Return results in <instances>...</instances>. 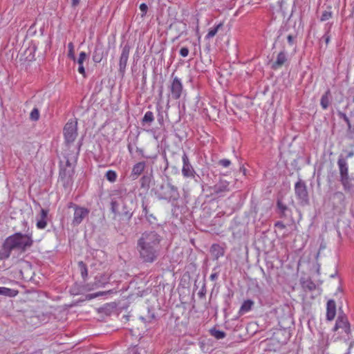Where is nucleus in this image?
Here are the masks:
<instances>
[{"instance_id": "60", "label": "nucleus", "mask_w": 354, "mask_h": 354, "mask_svg": "<svg viewBox=\"0 0 354 354\" xmlns=\"http://www.w3.org/2000/svg\"><path fill=\"white\" fill-rule=\"evenodd\" d=\"M159 95H160V96H162V88H161V89H160Z\"/></svg>"}, {"instance_id": "18", "label": "nucleus", "mask_w": 354, "mask_h": 354, "mask_svg": "<svg viewBox=\"0 0 354 354\" xmlns=\"http://www.w3.org/2000/svg\"><path fill=\"white\" fill-rule=\"evenodd\" d=\"M174 27L178 33L177 36L173 39V41L178 39L182 35H187V24L183 21H178L170 26V28Z\"/></svg>"}, {"instance_id": "43", "label": "nucleus", "mask_w": 354, "mask_h": 354, "mask_svg": "<svg viewBox=\"0 0 354 354\" xmlns=\"http://www.w3.org/2000/svg\"><path fill=\"white\" fill-rule=\"evenodd\" d=\"M140 10L142 12L141 17H144L148 10V6L145 3H142L140 5Z\"/></svg>"}, {"instance_id": "20", "label": "nucleus", "mask_w": 354, "mask_h": 354, "mask_svg": "<svg viewBox=\"0 0 354 354\" xmlns=\"http://www.w3.org/2000/svg\"><path fill=\"white\" fill-rule=\"evenodd\" d=\"M336 315V304L334 299H329L326 304V319L332 321Z\"/></svg>"}, {"instance_id": "10", "label": "nucleus", "mask_w": 354, "mask_h": 354, "mask_svg": "<svg viewBox=\"0 0 354 354\" xmlns=\"http://www.w3.org/2000/svg\"><path fill=\"white\" fill-rule=\"evenodd\" d=\"M174 73L171 74V82L169 87L170 95L173 100H178L183 93V86L181 80L176 76H174Z\"/></svg>"}, {"instance_id": "5", "label": "nucleus", "mask_w": 354, "mask_h": 354, "mask_svg": "<svg viewBox=\"0 0 354 354\" xmlns=\"http://www.w3.org/2000/svg\"><path fill=\"white\" fill-rule=\"evenodd\" d=\"M66 159L65 165H59V180L64 188H68L73 184L75 165L70 161L68 157H66Z\"/></svg>"}, {"instance_id": "48", "label": "nucleus", "mask_w": 354, "mask_h": 354, "mask_svg": "<svg viewBox=\"0 0 354 354\" xmlns=\"http://www.w3.org/2000/svg\"><path fill=\"white\" fill-rule=\"evenodd\" d=\"M274 227H277V228H279V229H280V230H283V229H285V228H286V225H285V224H284L282 221H277V222L274 223Z\"/></svg>"}, {"instance_id": "3", "label": "nucleus", "mask_w": 354, "mask_h": 354, "mask_svg": "<svg viewBox=\"0 0 354 354\" xmlns=\"http://www.w3.org/2000/svg\"><path fill=\"white\" fill-rule=\"evenodd\" d=\"M31 234L16 232L8 236L3 241L0 249V259H8L12 250L24 252L33 245Z\"/></svg>"}, {"instance_id": "62", "label": "nucleus", "mask_w": 354, "mask_h": 354, "mask_svg": "<svg viewBox=\"0 0 354 354\" xmlns=\"http://www.w3.org/2000/svg\"><path fill=\"white\" fill-rule=\"evenodd\" d=\"M342 99H343V97H342L341 99L339 100V102H341Z\"/></svg>"}, {"instance_id": "63", "label": "nucleus", "mask_w": 354, "mask_h": 354, "mask_svg": "<svg viewBox=\"0 0 354 354\" xmlns=\"http://www.w3.org/2000/svg\"><path fill=\"white\" fill-rule=\"evenodd\" d=\"M335 274H332L330 277H335Z\"/></svg>"}, {"instance_id": "58", "label": "nucleus", "mask_w": 354, "mask_h": 354, "mask_svg": "<svg viewBox=\"0 0 354 354\" xmlns=\"http://www.w3.org/2000/svg\"><path fill=\"white\" fill-rule=\"evenodd\" d=\"M127 149H128V151H129V153L132 154V153H133V147H132V145L131 143H129L127 145Z\"/></svg>"}, {"instance_id": "39", "label": "nucleus", "mask_w": 354, "mask_h": 354, "mask_svg": "<svg viewBox=\"0 0 354 354\" xmlns=\"http://www.w3.org/2000/svg\"><path fill=\"white\" fill-rule=\"evenodd\" d=\"M117 174L113 170H109L106 171L105 174V178L107 180H109L111 183H114L117 180Z\"/></svg>"}, {"instance_id": "30", "label": "nucleus", "mask_w": 354, "mask_h": 354, "mask_svg": "<svg viewBox=\"0 0 354 354\" xmlns=\"http://www.w3.org/2000/svg\"><path fill=\"white\" fill-rule=\"evenodd\" d=\"M116 306L114 303L106 304L100 307L98 310L99 313H103L105 315H110L115 309Z\"/></svg>"}, {"instance_id": "4", "label": "nucleus", "mask_w": 354, "mask_h": 354, "mask_svg": "<svg viewBox=\"0 0 354 354\" xmlns=\"http://www.w3.org/2000/svg\"><path fill=\"white\" fill-rule=\"evenodd\" d=\"M155 194L159 200H165L168 202L177 201L180 198L178 187L172 185L169 180L164 181L158 185L155 190Z\"/></svg>"}, {"instance_id": "33", "label": "nucleus", "mask_w": 354, "mask_h": 354, "mask_svg": "<svg viewBox=\"0 0 354 354\" xmlns=\"http://www.w3.org/2000/svg\"><path fill=\"white\" fill-rule=\"evenodd\" d=\"M211 252L215 259H218L224 255V249L218 244H213L211 247Z\"/></svg>"}, {"instance_id": "52", "label": "nucleus", "mask_w": 354, "mask_h": 354, "mask_svg": "<svg viewBox=\"0 0 354 354\" xmlns=\"http://www.w3.org/2000/svg\"><path fill=\"white\" fill-rule=\"evenodd\" d=\"M129 354H140L138 351V348L133 347L129 350Z\"/></svg>"}, {"instance_id": "55", "label": "nucleus", "mask_w": 354, "mask_h": 354, "mask_svg": "<svg viewBox=\"0 0 354 354\" xmlns=\"http://www.w3.org/2000/svg\"><path fill=\"white\" fill-rule=\"evenodd\" d=\"M158 121L160 125L163 124L164 120H163V115L162 114H158Z\"/></svg>"}, {"instance_id": "9", "label": "nucleus", "mask_w": 354, "mask_h": 354, "mask_svg": "<svg viewBox=\"0 0 354 354\" xmlns=\"http://www.w3.org/2000/svg\"><path fill=\"white\" fill-rule=\"evenodd\" d=\"M121 48V54L119 59V73L123 76L125 73L126 67L127 65V62L129 57L130 50L131 46L130 44L127 41L125 44H122L120 46Z\"/></svg>"}, {"instance_id": "56", "label": "nucleus", "mask_w": 354, "mask_h": 354, "mask_svg": "<svg viewBox=\"0 0 354 354\" xmlns=\"http://www.w3.org/2000/svg\"><path fill=\"white\" fill-rule=\"evenodd\" d=\"M148 318L149 319V321L152 320V319H154L156 318L155 317V315L153 313H151V310L149 309V311H148Z\"/></svg>"}, {"instance_id": "17", "label": "nucleus", "mask_w": 354, "mask_h": 354, "mask_svg": "<svg viewBox=\"0 0 354 354\" xmlns=\"http://www.w3.org/2000/svg\"><path fill=\"white\" fill-rule=\"evenodd\" d=\"M339 181L343 189L348 194L354 193V177L350 175L339 177Z\"/></svg>"}, {"instance_id": "36", "label": "nucleus", "mask_w": 354, "mask_h": 354, "mask_svg": "<svg viewBox=\"0 0 354 354\" xmlns=\"http://www.w3.org/2000/svg\"><path fill=\"white\" fill-rule=\"evenodd\" d=\"M209 333L216 339H221L225 337L226 333L222 330H217L215 327L209 330Z\"/></svg>"}, {"instance_id": "21", "label": "nucleus", "mask_w": 354, "mask_h": 354, "mask_svg": "<svg viewBox=\"0 0 354 354\" xmlns=\"http://www.w3.org/2000/svg\"><path fill=\"white\" fill-rule=\"evenodd\" d=\"M337 163L339 168V177L349 175L348 165L346 158H344L342 155L339 156Z\"/></svg>"}, {"instance_id": "45", "label": "nucleus", "mask_w": 354, "mask_h": 354, "mask_svg": "<svg viewBox=\"0 0 354 354\" xmlns=\"http://www.w3.org/2000/svg\"><path fill=\"white\" fill-rule=\"evenodd\" d=\"M206 292H207L206 285H205V283H204L203 285L202 286L200 291L198 292V295L200 298H203L205 296Z\"/></svg>"}, {"instance_id": "14", "label": "nucleus", "mask_w": 354, "mask_h": 354, "mask_svg": "<svg viewBox=\"0 0 354 354\" xmlns=\"http://www.w3.org/2000/svg\"><path fill=\"white\" fill-rule=\"evenodd\" d=\"M230 183L225 180L220 179L211 189L213 190V194L223 196L225 193L230 192Z\"/></svg>"}, {"instance_id": "42", "label": "nucleus", "mask_w": 354, "mask_h": 354, "mask_svg": "<svg viewBox=\"0 0 354 354\" xmlns=\"http://www.w3.org/2000/svg\"><path fill=\"white\" fill-rule=\"evenodd\" d=\"M68 57L71 59L75 61L76 58H75V53H74V45L72 42H70L68 44Z\"/></svg>"}, {"instance_id": "64", "label": "nucleus", "mask_w": 354, "mask_h": 354, "mask_svg": "<svg viewBox=\"0 0 354 354\" xmlns=\"http://www.w3.org/2000/svg\"><path fill=\"white\" fill-rule=\"evenodd\" d=\"M353 102H354V97H353Z\"/></svg>"}, {"instance_id": "8", "label": "nucleus", "mask_w": 354, "mask_h": 354, "mask_svg": "<svg viewBox=\"0 0 354 354\" xmlns=\"http://www.w3.org/2000/svg\"><path fill=\"white\" fill-rule=\"evenodd\" d=\"M337 113L339 118L342 119L347 125L346 138L354 142V110L350 112L349 115L341 111H337Z\"/></svg>"}, {"instance_id": "2", "label": "nucleus", "mask_w": 354, "mask_h": 354, "mask_svg": "<svg viewBox=\"0 0 354 354\" xmlns=\"http://www.w3.org/2000/svg\"><path fill=\"white\" fill-rule=\"evenodd\" d=\"M111 211L115 216L129 221L136 207L135 197L127 192L126 189L114 190L111 194Z\"/></svg>"}, {"instance_id": "22", "label": "nucleus", "mask_w": 354, "mask_h": 354, "mask_svg": "<svg viewBox=\"0 0 354 354\" xmlns=\"http://www.w3.org/2000/svg\"><path fill=\"white\" fill-rule=\"evenodd\" d=\"M104 57V50L102 45L98 44L95 46L93 53V61L98 64L100 63L103 57Z\"/></svg>"}, {"instance_id": "59", "label": "nucleus", "mask_w": 354, "mask_h": 354, "mask_svg": "<svg viewBox=\"0 0 354 354\" xmlns=\"http://www.w3.org/2000/svg\"><path fill=\"white\" fill-rule=\"evenodd\" d=\"M353 156H354V151H349V152L348 153V154H347V156H346V157L345 158H346V160L347 158H351V157H353Z\"/></svg>"}, {"instance_id": "40", "label": "nucleus", "mask_w": 354, "mask_h": 354, "mask_svg": "<svg viewBox=\"0 0 354 354\" xmlns=\"http://www.w3.org/2000/svg\"><path fill=\"white\" fill-rule=\"evenodd\" d=\"M40 117L39 111L37 107H34L30 113V120L34 122L39 120Z\"/></svg>"}, {"instance_id": "57", "label": "nucleus", "mask_w": 354, "mask_h": 354, "mask_svg": "<svg viewBox=\"0 0 354 354\" xmlns=\"http://www.w3.org/2000/svg\"><path fill=\"white\" fill-rule=\"evenodd\" d=\"M82 145V142L80 141L78 142L77 151V154H76V157H75V161L77 160V156L79 155V152H80V147H81Z\"/></svg>"}, {"instance_id": "37", "label": "nucleus", "mask_w": 354, "mask_h": 354, "mask_svg": "<svg viewBox=\"0 0 354 354\" xmlns=\"http://www.w3.org/2000/svg\"><path fill=\"white\" fill-rule=\"evenodd\" d=\"M222 27H223V24L219 23L218 25H216L214 28L209 29L208 33L205 36V39H209L214 37L216 35V34L218 32L219 29L221 28Z\"/></svg>"}, {"instance_id": "6", "label": "nucleus", "mask_w": 354, "mask_h": 354, "mask_svg": "<svg viewBox=\"0 0 354 354\" xmlns=\"http://www.w3.org/2000/svg\"><path fill=\"white\" fill-rule=\"evenodd\" d=\"M294 189L298 204L302 207L309 205L310 198L306 182L299 178L295 184Z\"/></svg>"}, {"instance_id": "11", "label": "nucleus", "mask_w": 354, "mask_h": 354, "mask_svg": "<svg viewBox=\"0 0 354 354\" xmlns=\"http://www.w3.org/2000/svg\"><path fill=\"white\" fill-rule=\"evenodd\" d=\"M342 328L347 335H351V326L347 316L344 313L339 314L336 319L333 331Z\"/></svg>"}, {"instance_id": "31", "label": "nucleus", "mask_w": 354, "mask_h": 354, "mask_svg": "<svg viewBox=\"0 0 354 354\" xmlns=\"http://www.w3.org/2000/svg\"><path fill=\"white\" fill-rule=\"evenodd\" d=\"M254 304V301L251 299L245 300L239 309V313L240 315H243L245 313L249 312L250 310H252Z\"/></svg>"}, {"instance_id": "27", "label": "nucleus", "mask_w": 354, "mask_h": 354, "mask_svg": "<svg viewBox=\"0 0 354 354\" xmlns=\"http://www.w3.org/2000/svg\"><path fill=\"white\" fill-rule=\"evenodd\" d=\"M48 210L41 209L40 212V218L37 220V227L38 229H44L47 225L46 217L48 215Z\"/></svg>"}, {"instance_id": "24", "label": "nucleus", "mask_w": 354, "mask_h": 354, "mask_svg": "<svg viewBox=\"0 0 354 354\" xmlns=\"http://www.w3.org/2000/svg\"><path fill=\"white\" fill-rule=\"evenodd\" d=\"M145 167L146 163L144 161L136 163L132 168L131 176L133 178H137L143 172Z\"/></svg>"}, {"instance_id": "13", "label": "nucleus", "mask_w": 354, "mask_h": 354, "mask_svg": "<svg viewBox=\"0 0 354 354\" xmlns=\"http://www.w3.org/2000/svg\"><path fill=\"white\" fill-rule=\"evenodd\" d=\"M71 205H73L75 209L72 224L75 226L78 225L82 222L85 217L88 216L89 209L86 207H80L72 203H71Z\"/></svg>"}, {"instance_id": "15", "label": "nucleus", "mask_w": 354, "mask_h": 354, "mask_svg": "<svg viewBox=\"0 0 354 354\" xmlns=\"http://www.w3.org/2000/svg\"><path fill=\"white\" fill-rule=\"evenodd\" d=\"M334 209L341 208L346 205V196L342 192H335L330 197Z\"/></svg>"}, {"instance_id": "25", "label": "nucleus", "mask_w": 354, "mask_h": 354, "mask_svg": "<svg viewBox=\"0 0 354 354\" xmlns=\"http://www.w3.org/2000/svg\"><path fill=\"white\" fill-rule=\"evenodd\" d=\"M110 276L107 274H99L95 277V286L97 288L104 286L109 283Z\"/></svg>"}, {"instance_id": "29", "label": "nucleus", "mask_w": 354, "mask_h": 354, "mask_svg": "<svg viewBox=\"0 0 354 354\" xmlns=\"http://www.w3.org/2000/svg\"><path fill=\"white\" fill-rule=\"evenodd\" d=\"M301 285L305 291H313L316 289V284L310 279H301Z\"/></svg>"}, {"instance_id": "19", "label": "nucleus", "mask_w": 354, "mask_h": 354, "mask_svg": "<svg viewBox=\"0 0 354 354\" xmlns=\"http://www.w3.org/2000/svg\"><path fill=\"white\" fill-rule=\"evenodd\" d=\"M288 62L287 54L284 50L279 52L277 56L276 61L272 63L271 68L277 70Z\"/></svg>"}, {"instance_id": "12", "label": "nucleus", "mask_w": 354, "mask_h": 354, "mask_svg": "<svg viewBox=\"0 0 354 354\" xmlns=\"http://www.w3.org/2000/svg\"><path fill=\"white\" fill-rule=\"evenodd\" d=\"M183 160V167H182V174L185 178H194L196 173L190 163L189 159L188 158L186 152H183L182 156Z\"/></svg>"}, {"instance_id": "38", "label": "nucleus", "mask_w": 354, "mask_h": 354, "mask_svg": "<svg viewBox=\"0 0 354 354\" xmlns=\"http://www.w3.org/2000/svg\"><path fill=\"white\" fill-rule=\"evenodd\" d=\"M78 268L80 269V271L82 278L85 280L88 276V270H87V266H86V263L82 261H79L78 262Z\"/></svg>"}, {"instance_id": "61", "label": "nucleus", "mask_w": 354, "mask_h": 354, "mask_svg": "<svg viewBox=\"0 0 354 354\" xmlns=\"http://www.w3.org/2000/svg\"><path fill=\"white\" fill-rule=\"evenodd\" d=\"M104 295V293H103V292H98V293H97V294L95 295V296H99V295Z\"/></svg>"}, {"instance_id": "53", "label": "nucleus", "mask_w": 354, "mask_h": 354, "mask_svg": "<svg viewBox=\"0 0 354 354\" xmlns=\"http://www.w3.org/2000/svg\"><path fill=\"white\" fill-rule=\"evenodd\" d=\"M218 277V272H214L212 273L210 277H209V279L211 281H216Z\"/></svg>"}, {"instance_id": "7", "label": "nucleus", "mask_w": 354, "mask_h": 354, "mask_svg": "<svg viewBox=\"0 0 354 354\" xmlns=\"http://www.w3.org/2000/svg\"><path fill=\"white\" fill-rule=\"evenodd\" d=\"M64 142L66 147H69L77 136V122L76 120H68L63 129Z\"/></svg>"}, {"instance_id": "50", "label": "nucleus", "mask_w": 354, "mask_h": 354, "mask_svg": "<svg viewBox=\"0 0 354 354\" xmlns=\"http://www.w3.org/2000/svg\"><path fill=\"white\" fill-rule=\"evenodd\" d=\"M287 40H288V44L292 46L294 44V41H295V38L292 35H289L288 37H287Z\"/></svg>"}, {"instance_id": "51", "label": "nucleus", "mask_w": 354, "mask_h": 354, "mask_svg": "<svg viewBox=\"0 0 354 354\" xmlns=\"http://www.w3.org/2000/svg\"><path fill=\"white\" fill-rule=\"evenodd\" d=\"M136 151L140 154L141 155L143 158H149V156H145L144 154V151L142 149H140L139 147H136Z\"/></svg>"}, {"instance_id": "46", "label": "nucleus", "mask_w": 354, "mask_h": 354, "mask_svg": "<svg viewBox=\"0 0 354 354\" xmlns=\"http://www.w3.org/2000/svg\"><path fill=\"white\" fill-rule=\"evenodd\" d=\"M333 23L332 22H328L327 24H325L324 26V35H330V30H331V28L333 27Z\"/></svg>"}, {"instance_id": "47", "label": "nucleus", "mask_w": 354, "mask_h": 354, "mask_svg": "<svg viewBox=\"0 0 354 354\" xmlns=\"http://www.w3.org/2000/svg\"><path fill=\"white\" fill-rule=\"evenodd\" d=\"M180 55L183 57H185L188 55L189 54V49L187 47H183L180 50Z\"/></svg>"}, {"instance_id": "26", "label": "nucleus", "mask_w": 354, "mask_h": 354, "mask_svg": "<svg viewBox=\"0 0 354 354\" xmlns=\"http://www.w3.org/2000/svg\"><path fill=\"white\" fill-rule=\"evenodd\" d=\"M330 98H331V92L329 88H328L326 92L322 95L320 100V105L324 110H326L330 104Z\"/></svg>"}, {"instance_id": "1", "label": "nucleus", "mask_w": 354, "mask_h": 354, "mask_svg": "<svg viewBox=\"0 0 354 354\" xmlns=\"http://www.w3.org/2000/svg\"><path fill=\"white\" fill-rule=\"evenodd\" d=\"M162 237L154 230L142 232L137 241L140 260L144 263H153L159 257Z\"/></svg>"}, {"instance_id": "23", "label": "nucleus", "mask_w": 354, "mask_h": 354, "mask_svg": "<svg viewBox=\"0 0 354 354\" xmlns=\"http://www.w3.org/2000/svg\"><path fill=\"white\" fill-rule=\"evenodd\" d=\"M288 210V207L282 201L281 198H278L277 201L276 212L279 214V216L280 218L286 217V212Z\"/></svg>"}, {"instance_id": "28", "label": "nucleus", "mask_w": 354, "mask_h": 354, "mask_svg": "<svg viewBox=\"0 0 354 354\" xmlns=\"http://www.w3.org/2000/svg\"><path fill=\"white\" fill-rule=\"evenodd\" d=\"M87 58V54L85 52H81L79 55V58L77 59L78 66V72L82 74L84 77H86V72L84 67L83 66L84 62Z\"/></svg>"}, {"instance_id": "32", "label": "nucleus", "mask_w": 354, "mask_h": 354, "mask_svg": "<svg viewBox=\"0 0 354 354\" xmlns=\"http://www.w3.org/2000/svg\"><path fill=\"white\" fill-rule=\"evenodd\" d=\"M19 294L17 290L6 288L0 287V295H3L8 297H15Z\"/></svg>"}, {"instance_id": "49", "label": "nucleus", "mask_w": 354, "mask_h": 354, "mask_svg": "<svg viewBox=\"0 0 354 354\" xmlns=\"http://www.w3.org/2000/svg\"><path fill=\"white\" fill-rule=\"evenodd\" d=\"M330 35H324L322 37V40H324L326 45H328L330 41Z\"/></svg>"}, {"instance_id": "16", "label": "nucleus", "mask_w": 354, "mask_h": 354, "mask_svg": "<svg viewBox=\"0 0 354 354\" xmlns=\"http://www.w3.org/2000/svg\"><path fill=\"white\" fill-rule=\"evenodd\" d=\"M142 213L149 223L151 225L156 224L157 218L153 214L149 212V202L146 198L142 200Z\"/></svg>"}, {"instance_id": "44", "label": "nucleus", "mask_w": 354, "mask_h": 354, "mask_svg": "<svg viewBox=\"0 0 354 354\" xmlns=\"http://www.w3.org/2000/svg\"><path fill=\"white\" fill-rule=\"evenodd\" d=\"M218 165L223 167H228L231 165V161L228 159H221L218 161Z\"/></svg>"}, {"instance_id": "34", "label": "nucleus", "mask_w": 354, "mask_h": 354, "mask_svg": "<svg viewBox=\"0 0 354 354\" xmlns=\"http://www.w3.org/2000/svg\"><path fill=\"white\" fill-rule=\"evenodd\" d=\"M154 120V115L153 112L148 111L145 113L144 117L142 119L141 123L142 126L148 124L150 126Z\"/></svg>"}, {"instance_id": "41", "label": "nucleus", "mask_w": 354, "mask_h": 354, "mask_svg": "<svg viewBox=\"0 0 354 354\" xmlns=\"http://www.w3.org/2000/svg\"><path fill=\"white\" fill-rule=\"evenodd\" d=\"M333 13L330 10V8H329L328 10H324L321 17H320V21H326L333 17Z\"/></svg>"}, {"instance_id": "35", "label": "nucleus", "mask_w": 354, "mask_h": 354, "mask_svg": "<svg viewBox=\"0 0 354 354\" xmlns=\"http://www.w3.org/2000/svg\"><path fill=\"white\" fill-rule=\"evenodd\" d=\"M151 181V176L150 175L143 176L140 180V187L145 189H148L150 187Z\"/></svg>"}, {"instance_id": "54", "label": "nucleus", "mask_w": 354, "mask_h": 354, "mask_svg": "<svg viewBox=\"0 0 354 354\" xmlns=\"http://www.w3.org/2000/svg\"><path fill=\"white\" fill-rule=\"evenodd\" d=\"M80 0H72L71 6L73 8L77 7L80 4Z\"/></svg>"}]
</instances>
